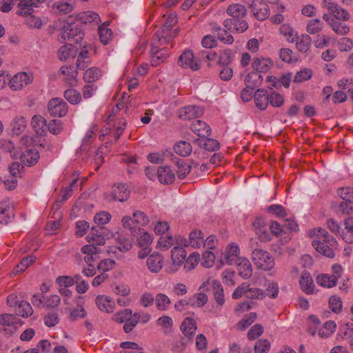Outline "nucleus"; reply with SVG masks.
Here are the masks:
<instances>
[{
  "instance_id": "obj_39",
  "label": "nucleus",
  "mask_w": 353,
  "mask_h": 353,
  "mask_svg": "<svg viewBox=\"0 0 353 353\" xmlns=\"http://www.w3.org/2000/svg\"><path fill=\"white\" fill-rule=\"evenodd\" d=\"M336 324L334 321L325 322L323 327L319 330L318 334L321 338L326 339L330 337L335 331Z\"/></svg>"
},
{
  "instance_id": "obj_59",
  "label": "nucleus",
  "mask_w": 353,
  "mask_h": 353,
  "mask_svg": "<svg viewBox=\"0 0 353 353\" xmlns=\"http://www.w3.org/2000/svg\"><path fill=\"white\" fill-rule=\"evenodd\" d=\"M132 219L134 223L137 224V227L145 225L149 222V219L145 214L139 210H137L133 213Z\"/></svg>"
},
{
  "instance_id": "obj_38",
  "label": "nucleus",
  "mask_w": 353,
  "mask_h": 353,
  "mask_svg": "<svg viewBox=\"0 0 353 353\" xmlns=\"http://www.w3.org/2000/svg\"><path fill=\"white\" fill-rule=\"evenodd\" d=\"M316 282L319 285L328 288H333L337 284L336 277H332L327 274L319 275L316 278Z\"/></svg>"
},
{
  "instance_id": "obj_30",
  "label": "nucleus",
  "mask_w": 353,
  "mask_h": 353,
  "mask_svg": "<svg viewBox=\"0 0 353 353\" xmlns=\"http://www.w3.org/2000/svg\"><path fill=\"white\" fill-rule=\"evenodd\" d=\"M204 235L200 230H193L189 234V245L194 248H199L203 245Z\"/></svg>"
},
{
  "instance_id": "obj_22",
  "label": "nucleus",
  "mask_w": 353,
  "mask_h": 353,
  "mask_svg": "<svg viewBox=\"0 0 353 353\" xmlns=\"http://www.w3.org/2000/svg\"><path fill=\"white\" fill-rule=\"evenodd\" d=\"M191 130L199 137H207L210 136L211 129L210 126L201 120H195L191 123Z\"/></svg>"
},
{
  "instance_id": "obj_8",
  "label": "nucleus",
  "mask_w": 353,
  "mask_h": 353,
  "mask_svg": "<svg viewBox=\"0 0 353 353\" xmlns=\"http://www.w3.org/2000/svg\"><path fill=\"white\" fill-rule=\"evenodd\" d=\"M178 64L183 68L191 69L196 71L200 69V63L194 58L192 50H185L178 59Z\"/></svg>"
},
{
  "instance_id": "obj_11",
  "label": "nucleus",
  "mask_w": 353,
  "mask_h": 353,
  "mask_svg": "<svg viewBox=\"0 0 353 353\" xmlns=\"http://www.w3.org/2000/svg\"><path fill=\"white\" fill-rule=\"evenodd\" d=\"M59 72L64 75L63 80L71 86H74L77 82L78 71L74 65H63Z\"/></svg>"
},
{
  "instance_id": "obj_56",
  "label": "nucleus",
  "mask_w": 353,
  "mask_h": 353,
  "mask_svg": "<svg viewBox=\"0 0 353 353\" xmlns=\"http://www.w3.org/2000/svg\"><path fill=\"white\" fill-rule=\"evenodd\" d=\"M268 99L269 103L274 107H280L284 103L283 97L274 90L268 93Z\"/></svg>"
},
{
  "instance_id": "obj_12",
  "label": "nucleus",
  "mask_w": 353,
  "mask_h": 353,
  "mask_svg": "<svg viewBox=\"0 0 353 353\" xmlns=\"http://www.w3.org/2000/svg\"><path fill=\"white\" fill-rule=\"evenodd\" d=\"M61 37L69 42L79 43L83 39V33L79 28L69 26L64 28Z\"/></svg>"
},
{
  "instance_id": "obj_28",
  "label": "nucleus",
  "mask_w": 353,
  "mask_h": 353,
  "mask_svg": "<svg viewBox=\"0 0 353 353\" xmlns=\"http://www.w3.org/2000/svg\"><path fill=\"white\" fill-rule=\"evenodd\" d=\"M80 21L85 24L98 26L101 22L99 15L94 11H85L79 14Z\"/></svg>"
},
{
  "instance_id": "obj_46",
  "label": "nucleus",
  "mask_w": 353,
  "mask_h": 353,
  "mask_svg": "<svg viewBox=\"0 0 353 353\" xmlns=\"http://www.w3.org/2000/svg\"><path fill=\"white\" fill-rule=\"evenodd\" d=\"M274 11L276 12L275 14L270 17V20L274 24H280L284 21V17L282 14L285 11V6L283 3L277 5L274 8Z\"/></svg>"
},
{
  "instance_id": "obj_5",
  "label": "nucleus",
  "mask_w": 353,
  "mask_h": 353,
  "mask_svg": "<svg viewBox=\"0 0 353 353\" xmlns=\"http://www.w3.org/2000/svg\"><path fill=\"white\" fill-rule=\"evenodd\" d=\"M321 7L327 10L336 20L348 21L350 18V13L344 8L339 6L336 2L331 0H323Z\"/></svg>"
},
{
  "instance_id": "obj_57",
  "label": "nucleus",
  "mask_w": 353,
  "mask_h": 353,
  "mask_svg": "<svg viewBox=\"0 0 353 353\" xmlns=\"http://www.w3.org/2000/svg\"><path fill=\"white\" fill-rule=\"evenodd\" d=\"M256 314L251 312L246 315L243 319H241L238 323L237 327L241 330H245L256 319Z\"/></svg>"
},
{
  "instance_id": "obj_58",
  "label": "nucleus",
  "mask_w": 353,
  "mask_h": 353,
  "mask_svg": "<svg viewBox=\"0 0 353 353\" xmlns=\"http://www.w3.org/2000/svg\"><path fill=\"white\" fill-rule=\"evenodd\" d=\"M61 302L59 296L52 294L49 296H45L43 307L47 309H53L59 306Z\"/></svg>"
},
{
  "instance_id": "obj_45",
  "label": "nucleus",
  "mask_w": 353,
  "mask_h": 353,
  "mask_svg": "<svg viewBox=\"0 0 353 353\" xmlns=\"http://www.w3.org/2000/svg\"><path fill=\"white\" fill-rule=\"evenodd\" d=\"M33 312L32 306L30 304L25 301H21L18 307L16 309L17 314L23 317H28L30 316Z\"/></svg>"
},
{
  "instance_id": "obj_36",
  "label": "nucleus",
  "mask_w": 353,
  "mask_h": 353,
  "mask_svg": "<svg viewBox=\"0 0 353 353\" xmlns=\"http://www.w3.org/2000/svg\"><path fill=\"white\" fill-rule=\"evenodd\" d=\"M37 6V3H35L32 0L21 1L19 3V14L22 16H30L34 10L33 7Z\"/></svg>"
},
{
  "instance_id": "obj_27",
  "label": "nucleus",
  "mask_w": 353,
  "mask_h": 353,
  "mask_svg": "<svg viewBox=\"0 0 353 353\" xmlns=\"http://www.w3.org/2000/svg\"><path fill=\"white\" fill-rule=\"evenodd\" d=\"M31 125L35 132L40 136L46 134L47 124L46 119L41 115H34L32 118Z\"/></svg>"
},
{
  "instance_id": "obj_47",
  "label": "nucleus",
  "mask_w": 353,
  "mask_h": 353,
  "mask_svg": "<svg viewBox=\"0 0 353 353\" xmlns=\"http://www.w3.org/2000/svg\"><path fill=\"white\" fill-rule=\"evenodd\" d=\"M63 96L65 99L72 104H77L81 100L80 92L73 88L66 90L64 92Z\"/></svg>"
},
{
  "instance_id": "obj_55",
  "label": "nucleus",
  "mask_w": 353,
  "mask_h": 353,
  "mask_svg": "<svg viewBox=\"0 0 353 353\" xmlns=\"http://www.w3.org/2000/svg\"><path fill=\"white\" fill-rule=\"evenodd\" d=\"M116 246L121 252H127L132 248V243L128 238L119 235Z\"/></svg>"
},
{
  "instance_id": "obj_53",
  "label": "nucleus",
  "mask_w": 353,
  "mask_h": 353,
  "mask_svg": "<svg viewBox=\"0 0 353 353\" xmlns=\"http://www.w3.org/2000/svg\"><path fill=\"white\" fill-rule=\"evenodd\" d=\"M140 318L141 316L138 313H134L133 315L132 314L123 325L125 332L128 333L131 332L138 323Z\"/></svg>"
},
{
  "instance_id": "obj_63",
  "label": "nucleus",
  "mask_w": 353,
  "mask_h": 353,
  "mask_svg": "<svg viewBox=\"0 0 353 353\" xmlns=\"http://www.w3.org/2000/svg\"><path fill=\"white\" fill-rule=\"evenodd\" d=\"M270 348V343L267 339H259L254 345L255 353H268Z\"/></svg>"
},
{
  "instance_id": "obj_35",
  "label": "nucleus",
  "mask_w": 353,
  "mask_h": 353,
  "mask_svg": "<svg viewBox=\"0 0 353 353\" xmlns=\"http://www.w3.org/2000/svg\"><path fill=\"white\" fill-rule=\"evenodd\" d=\"M76 48L72 45L61 46L58 51V57L61 61H65L70 57H74L76 54Z\"/></svg>"
},
{
  "instance_id": "obj_13",
  "label": "nucleus",
  "mask_w": 353,
  "mask_h": 353,
  "mask_svg": "<svg viewBox=\"0 0 353 353\" xmlns=\"http://www.w3.org/2000/svg\"><path fill=\"white\" fill-rule=\"evenodd\" d=\"M203 110L196 105H188L179 110V117L183 120H190L201 117Z\"/></svg>"
},
{
  "instance_id": "obj_20",
  "label": "nucleus",
  "mask_w": 353,
  "mask_h": 353,
  "mask_svg": "<svg viewBox=\"0 0 353 353\" xmlns=\"http://www.w3.org/2000/svg\"><path fill=\"white\" fill-rule=\"evenodd\" d=\"M157 176L161 183L172 184L174 179V173L171 170L169 166H162L157 170Z\"/></svg>"
},
{
  "instance_id": "obj_19",
  "label": "nucleus",
  "mask_w": 353,
  "mask_h": 353,
  "mask_svg": "<svg viewBox=\"0 0 353 353\" xmlns=\"http://www.w3.org/2000/svg\"><path fill=\"white\" fill-rule=\"evenodd\" d=\"M237 266L238 274L243 279H248L252 276V267L250 261L245 258H241L235 263Z\"/></svg>"
},
{
  "instance_id": "obj_3",
  "label": "nucleus",
  "mask_w": 353,
  "mask_h": 353,
  "mask_svg": "<svg viewBox=\"0 0 353 353\" xmlns=\"http://www.w3.org/2000/svg\"><path fill=\"white\" fill-rule=\"evenodd\" d=\"M174 37L172 33H167L158 30L151 39L152 51L154 52H158L159 50L166 51L168 46L170 44Z\"/></svg>"
},
{
  "instance_id": "obj_23",
  "label": "nucleus",
  "mask_w": 353,
  "mask_h": 353,
  "mask_svg": "<svg viewBox=\"0 0 353 353\" xmlns=\"http://www.w3.org/2000/svg\"><path fill=\"white\" fill-rule=\"evenodd\" d=\"M227 14L234 19H243L247 14L246 8L240 3H233L227 8Z\"/></svg>"
},
{
  "instance_id": "obj_25",
  "label": "nucleus",
  "mask_w": 353,
  "mask_h": 353,
  "mask_svg": "<svg viewBox=\"0 0 353 353\" xmlns=\"http://www.w3.org/2000/svg\"><path fill=\"white\" fill-rule=\"evenodd\" d=\"M95 302L100 310L108 313L113 312L114 303L108 296L99 295L97 296Z\"/></svg>"
},
{
  "instance_id": "obj_61",
  "label": "nucleus",
  "mask_w": 353,
  "mask_h": 353,
  "mask_svg": "<svg viewBox=\"0 0 353 353\" xmlns=\"http://www.w3.org/2000/svg\"><path fill=\"white\" fill-rule=\"evenodd\" d=\"M215 256L211 251H205L203 252L201 258V265L204 268H209L212 267L214 263Z\"/></svg>"
},
{
  "instance_id": "obj_34",
  "label": "nucleus",
  "mask_w": 353,
  "mask_h": 353,
  "mask_svg": "<svg viewBox=\"0 0 353 353\" xmlns=\"http://www.w3.org/2000/svg\"><path fill=\"white\" fill-rule=\"evenodd\" d=\"M296 47L302 52H306L310 48L312 38L309 34H301L300 37H296Z\"/></svg>"
},
{
  "instance_id": "obj_24",
  "label": "nucleus",
  "mask_w": 353,
  "mask_h": 353,
  "mask_svg": "<svg viewBox=\"0 0 353 353\" xmlns=\"http://www.w3.org/2000/svg\"><path fill=\"white\" fill-rule=\"evenodd\" d=\"M21 161L28 166H32L37 163L39 154L35 149L26 150L20 157Z\"/></svg>"
},
{
  "instance_id": "obj_48",
  "label": "nucleus",
  "mask_w": 353,
  "mask_h": 353,
  "mask_svg": "<svg viewBox=\"0 0 353 353\" xmlns=\"http://www.w3.org/2000/svg\"><path fill=\"white\" fill-rule=\"evenodd\" d=\"M151 64L153 66H157L160 65L161 63L165 61L167 59L168 53L166 51L159 50L158 52H154L152 51V48L151 47Z\"/></svg>"
},
{
  "instance_id": "obj_42",
  "label": "nucleus",
  "mask_w": 353,
  "mask_h": 353,
  "mask_svg": "<svg viewBox=\"0 0 353 353\" xmlns=\"http://www.w3.org/2000/svg\"><path fill=\"white\" fill-rule=\"evenodd\" d=\"M279 32L285 37L287 41L290 42L295 41L297 33L289 24L284 23L281 25L279 28Z\"/></svg>"
},
{
  "instance_id": "obj_50",
  "label": "nucleus",
  "mask_w": 353,
  "mask_h": 353,
  "mask_svg": "<svg viewBox=\"0 0 353 353\" xmlns=\"http://www.w3.org/2000/svg\"><path fill=\"white\" fill-rule=\"evenodd\" d=\"M177 22V19L176 16H169L168 19H166V21L164 23L163 26L159 29L163 32H165L167 33H172L173 35H176V29L172 30L174 26L176 25Z\"/></svg>"
},
{
  "instance_id": "obj_1",
  "label": "nucleus",
  "mask_w": 353,
  "mask_h": 353,
  "mask_svg": "<svg viewBox=\"0 0 353 353\" xmlns=\"http://www.w3.org/2000/svg\"><path fill=\"white\" fill-rule=\"evenodd\" d=\"M308 233L311 237H314L312 246L318 252L329 258L334 256L336 241L325 229L313 228Z\"/></svg>"
},
{
  "instance_id": "obj_37",
  "label": "nucleus",
  "mask_w": 353,
  "mask_h": 353,
  "mask_svg": "<svg viewBox=\"0 0 353 353\" xmlns=\"http://www.w3.org/2000/svg\"><path fill=\"white\" fill-rule=\"evenodd\" d=\"M172 259L173 263L176 265H180L184 262L186 258V251L181 247H174L172 250Z\"/></svg>"
},
{
  "instance_id": "obj_16",
  "label": "nucleus",
  "mask_w": 353,
  "mask_h": 353,
  "mask_svg": "<svg viewBox=\"0 0 353 353\" xmlns=\"http://www.w3.org/2000/svg\"><path fill=\"white\" fill-rule=\"evenodd\" d=\"M239 248L237 245L232 243L229 245L224 254L222 261L228 265L235 264L239 259Z\"/></svg>"
},
{
  "instance_id": "obj_18",
  "label": "nucleus",
  "mask_w": 353,
  "mask_h": 353,
  "mask_svg": "<svg viewBox=\"0 0 353 353\" xmlns=\"http://www.w3.org/2000/svg\"><path fill=\"white\" fill-rule=\"evenodd\" d=\"M299 284L301 290L305 294H312L314 293L315 287L314 283L311 274L308 272L304 271L302 272L299 280Z\"/></svg>"
},
{
  "instance_id": "obj_15",
  "label": "nucleus",
  "mask_w": 353,
  "mask_h": 353,
  "mask_svg": "<svg viewBox=\"0 0 353 353\" xmlns=\"http://www.w3.org/2000/svg\"><path fill=\"white\" fill-rule=\"evenodd\" d=\"M272 65L273 62L270 58L263 57H254L252 63V68L259 73L268 72Z\"/></svg>"
},
{
  "instance_id": "obj_33",
  "label": "nucleus",
  "mask_w": 353,
  "mask_h": 353,
  "mask_svg": "<svg viewBox=\"0 0 353 353\" xmlns=\"http://www.w3.org/2000/svg\"><path fill=\"white\" fill-rule=\"evenodd\" d=\"M324 28V23L319 19H313L307 21L306 31L310 34H319Z\"/></svg>"
},
{
  "instance_id": "obj_2",
  "label": "nucleus",
  "mask_w": 353,
  "mask_h": 353,
  "mask_svg": "<svg viewBox=\"0 0 353 353\" xmlns=\"http://www.w3.org/2000/svg\"><path fill=\"white\" fill-rule=\"evenodd\" d=\"M252 259L257 268L263 270H272L274 266V261L271 254L261 249H255L252 253Z\"/></svg>"
},
{
  "instance_id": "obj_4",
  "label": "nucleus",
  "mask_w": 353,
  "mask_h": 353,
  "mask_svg": "<svg viewBox=\"0 0 353 353\" xmlns=\"http://www.w3.org/2000/svg\"><path fill=\"white\" fill-rule=\"evenodd\" d=\"M130 195V190L125 183L115 184L112 187L111 192L105 194V199L108 201L125 202Z\"/></svg>"
},
{
  "instance_id": "obj_44",
  "label": "nucleus",
  "mask_w": 353,
  "mask_h": 353,
  "mask_svg": "<svg viewBox=\"0 0 353 353\" xmlns=\"http://www.w3.org/2000/svg\"><path fill=\"white\" fill-rule=\"evenodd\" d=\"M155 303L158 310L165 311L170 305V300L167 295L159 293L156 295Z\"/></svg>"
},
{
  "instance_id": "obj_51",
  "label": "nucleus",
  "mask_w": 353,
  "mask_h": 353,
  "mask_svg": "<svg viewBox=\"0 0 353 353\" xmlns=\"http://www.w3.org/2000/svg\"><path fill=\"white\" fill-rule=\"evenodd\" d=\"M337 194L343 201L353 203V188L350 186L340 188L337 190Z\"/></svg>"
},
{
  "instance_id": "obj_62",
  "label": "nucleus",
  "mask_w": 353,
  "mask_h": 353,
  "mask_svg": "<svg viewBox=\"0 0 353 353\" xmlns=\"http://www.w3.org/2000/svg\"><path fill=\"white\" fill-rule=\"evenodd\" d=\"M200 145L208 151H215L219 148V143L214 139L201 140Z\"/></svg>"
},
{
  "instance_id": "obj_40",
  "label": "nucleus",
  "mask_w": 353,
  "mask_h": 353,
  "mask_svg": "<svg viewBox=\"0 0 353 353\" xmlns=\"http://www.w3.org/2000/svg\"><path fill=\"white\" fill-rule=\"evenodd\" d=\"M341 21V20H336L334 19L330 26L336 34L345 36L350 32V28Z\"/></svg>"
},
{
  "instance_id": "obj_31",
  "label": "nucleus",
  "mask_w": 353,
  "mask_h": 353,
  "mask_svg": "<svg viewBox=\"0 0 353 353\" xmlns=\"http://www.w3.org/2000/svg\"><path fill=\"white\" fill-rule=\"evenodd\" d=\"M175 153L181 157H188L192 151L190 143L185 141H179L174 146Z\"/></svg>"
},
{
  "instance_id": "obj_43",
  "label": "nucleus",
  "mask_w": 353,
  "mask_h": 353,
  "mask_svg": "<svg viewBox=\"0 0 353 353\" xmlns=\"http://www.w3.org/2000/svg\"><path fill=\"white\" fill-rule=\"evenodd\" d=\"M101 75V70L97 67L88 68L83 75V79L86 82H94L99 79Z\"/></svg>"
},
{
  "instance_id": "obj_6",
  "label": "nucleus",
  "mask_w": 353,
  "mask_h": 353,
  "mask_svg": "<svg viewBox=\"0 0 353 353\" xmlns=\"http://www.w3.org/2000/svg\"><path fill=\"white\" fill-rule=\"evenodd\" d=\"M48 111L52 117H63L68 112V106L63 99L55 97L48 101Z\"/></svg>"
},
{
  "instance_id": "obj_7",
  "label": "nucleus",
  "mask_w": 353,
  "mask_h": 353,
  "mask_svg": "<svg viewBox=\"0 0 353 353\" xmlns=\"http://www.w3.org/2000/svg\"><path fill=\"white\" fill-rule=\"evenodd\" d=\"M34 76L32 73L21 72L16 74L9 80V85L12 90H20L25 86L30 84Z\"/></svg>"
},
{
  "instance_id": "obj_32",
  "label": "nucleus",
  "mask_w": 353,
  "mask_h": 353,
  "mask_svg": "<svg viewBox=\"0 0 353 353\" xmlns=\"http://www.w3.org/2000/svg\"><path fill=\"white\" fill-rule=\"evenodd\" d=\"M254 101L258 108L265 110L269 103L268 93L263 90H257L254 95Z\"/></svg>"
},
{
  "instance_id": "obj_29",
  "label": "nucleus",
  "mask_w": 353,
  "mask_h": 353,
  "mask_svg": "<svg viewBox=\"0 0 353 353\" xmlns=\"http://www.w3.org/2000/svg\"><path fill=\"white\" fill-rule=\"evenodd\" d=\"M196 329V321L189 317L185 318L181 325V330L183 334L189 338H191L195 334Z\"/></svg>"
},
{
  "instance_id": "obj_21",
  "label": "nucleus",
  "mask_w": 353,
  "mask_h": 353,
  "mask_svg": "<svg viewBox=\"0 0 353 353\" xmlns=\"http://www.w3.org/2000/svg\"><path fill=\"white\" fill-rule=\"evenodd\" d=\"M13 208L9 202L3 201L0 203V223L8 224L12 219Z\"/></svg>"
},
{
  "instance_id": "obj_64",
  "label": "nucleus",
  "mask_w": 353,
  "mask_h": 353,
  "mask_svg": "<svg viewBox=\"0 0 353 353\" xmlns=\"http://www.w3.org/2000/svg\"><path fill=\"white\" fill-rule=\"evenodd\" d=\"M132 314L130 309H124L112 316V319L119 323H125Z\"/></svg>"
},
{
  "instance_id": "obj_26",
  "label": "nucleus",
  "mask_w": 353,
  "mask_h": 353,
  "mask_svg": "<svg viewBox=\"0 0 353 353\" xmlns=\"http://www.w3.org/2000/svg\"><path fill=\"white\" fill-rule=\"evenodd\" d=\"M263 81L262 76L258 72H250L245 78V85L248 88L254 90Z\"/></svg>"
},
{
  "instance_id": "obj_17",
  "label": "nucleus",
  "mask_w": 353,
  "mask_h": 353,
  "mask_svg": "<svg viewBox=\"0 0 353 353\" xmlns=\"http://www.w3.org/2000/svg\"><path fill=\"white\" fill-rule=\"evenodd\" d=\"M163 262V256L159 253H154L148 257L146 265L150 272L157 273L161 270Z\"/></svg>"
},
{
  "instance_id": "obj_14",
  "label": "nucleus",
  "mask_w": 353,
  "mask_h": 353,
  "mask_svg": "<svg viewBox=\"0 0 353 353\" xmlns=\"http://www.w3.org/2000/svg\"><path fill=\"white\" fill-rule=\"evenodd\" d=\"M17 318L13 314H4L0 316V331H4L8 333L13 332L16 330L15 324Z\"/></svg>"
},
{
  "instance_id": "obj_9",
  "label": "nucleus",
  "mask_w": 353,
  "mask_h": 353,
  "mask_svg": "<svg viewBox=\"0 0 353 353\" xmlns=\"http://www.w3.org/2000/svg\"><path fill=\"white\" fill-rule=\"evenodd\" d=\"M251 10L256 19L259 21L266 19L270 15V8L264 0H253Z\"/></svg>"
},
{
  "instance_id": "obj_60",
  "label": "nucleus",
  "mask_w": 353,
  "mask_h": 353,
  "mask_svg": "<svg viewBox=\"0 0 353 353\" xmlns=\"http://www.w3.org/2000/svg\"><path fill=\"white\" fill-rule=\"evenodd\" d=\"M35 260L36 257L34 256H28L23 258L15 268L16 273L23 272L30 264L33 263Z\"/></svg>"
},
{
  "instance_id": "obj_52",
  "label": "nucleus",
  "mask_w": 353,
  "mask_h": 353,
  "mask_svg": "<svg viewBox=\"0 0 353 353\" xmlns=\"http://www.w3.org/2000/svg\"><path fill=\"white\" fill-rule=\"evenodd\" d=\"M312 77V70L308 68H304L296 73L293 81L295 83H302L303 81L310 79Z\"/></svg>"
},
{
  "instance_id": "obj_41",
  "label": "nucleus",
  "mask_w": 353,
  "mask_h": 353,
  "mask_svg": "<svg viewBox=\"0 0 353 353\" xmlns=\"http://www.w3.org/2000/svg\"><path fill=\"white\" fill-rule=\"evenodd\" d=\"M200 260L199 253L193 252L184 261L183 269L186 272H190L194 269Z\"/></svg>"
},
{
  "instance_id": "obj_10",
  "label": "nucleus",
  "mask_w": 353,
  "mask_h": 353,
  "mask_svg": "<svg viewBox=\"0 0 353 353\" xmlns=\"http://www.w3.org/2000/svg\"><path fill=\"white\" fill-rule=\"evenodd\" d=\"M207 285L212 286V294L216 302L220 306H222L225 303V296L221 283L219 281L209 279L205 283H203V287Z\"/></svg>"
},
{
  "instance_id": "obj_54",
  "label": "nucleus",
  "mask_w": 353,
  "mask_h": 353,
  "mask_svg": "<svg viewBox=\"0 0 353 353\" xmlns=\"http://www.w3.org/2000/svg\"><path fill=\"white\" fill-rule=\"evenodd\" d=\"M99 34L100 41L104 45L108 44L112 39V31L105 26H99Z\"/></svg>"
},
{
  "instance_id": "obj_49",
  "label": "nucleus",
  "mask_w": 353,
  "mask_h": 353,
  "mask_svg": "<svg viewBox=\"0 0 353 353\" xmlns=\"http://www.w3.org/2000/svg\"><path fill=\"white\" fill-rule=\"evenodd\" d=\"M176 167L177 169L176 172L179 179H184L190 173L191 170V166L181 159L176 161Z\"/></svg>"
}]
</instances>
